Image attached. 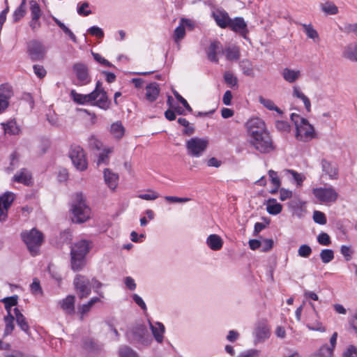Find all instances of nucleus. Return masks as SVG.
Masks as SVG:
<instances>
[{
  "instance_id": "obj_37",
  "label": "nucleus",
  "mask_w": 357,
  "mask_h": 357,
  "mask_svg": "<svg viewBox=\"0 0 357 357\" xmlns=\"http://www.w3.org/2000/svg\"><path fill=\"white\" fill-rule=\"evenodd\" d=\"M82 348L89 352H96L99 350V347L96 342L89 337L82 339Z\"/></svg>"
},
{
  "instance_id": "obj_64",
  "label": "nucleus",
  "mask_w": 357,
  "mask_h": 357,
  "mask_svg": "<svg viewBox=\"0 0 357 357\" xmlns=\"http://www.w3.org/2000/svg\"><path fill=\"white\" fill-rule=\"evenodd\" d=\"M340 252L344 257L346 261H349L351 259L353 250L351 248L347 245H342L340 248Z\"/></svg>"
},
{
  "instance_id": "obj_61",
  "label": "nucleus",
  "mask_w": 357,
  "mask_h": 357,
  "mask_svg": "<svg viewBox=\"0 0 357 357\" xmlns=\"http://www.w3.org/2000/svg\"><path fill=\"white\" fill-rule=\"evenodd\" d=\"M89 144L90 147L96 150H100L102 147L101 141L93 135L89 138Z\"/></svg>"
},
{
  "instance_id": "obj_46",
  "label": "nucleus",
  "mask_w": 357,
  "mask_h": 357,
  "mask_svg": "<svg viewBox=\"0 0 357 357\" xmlns=\"http://www.w3.org/2000/svg\"><path fill=\"white\" fill-rule=\"evenodd\" d=\"M1 301L5 305V308L7 312H10L11 307H14L17 305V296H13L10 297H7L1 300Z\"/></svg>"
},
{
  "instance_id": "obj_38",
  "label": "nucleus",
  "mask_w": 357,
  "mask_h": 357,
  "mask_svg": "<svg viewBox=\"0 0 357 357\" xmlns=\"http://www.w3.org/2000/svg\"><path fill=\"white\" fill-rule=\"evenodd\" d=\"M85 257L71 255V266L73 271H79L84 266Z\"/></svg>"
},
{
  "instance_id": "obj_6",
  "label": "nucleus",
  "mask_w": 357,
  "mask_h": 357,
  "mask_svg": "<svg viewBox=\"0 0 357 357\" xmlns=\"http://www.w3.org/2000/svg\"><path fill=\"white\" fill-rule=\"evenodd\" d=\"M208 141L206 139L193 137L186 142L187 153L194 158L200 157L206 150Z\"/></svg>"
},
{
  "instance_id": "obj_8",
  "label": "nucleus",
  "mask_w": 357,
  "mask_h": 357,
  "mask_svg": "<svg viewBox=\"0 0 357 357\" xmlns=\"http://www.w3.org/2000/svg\"><path fill=\"white\" fill-rule=\"evenodd\" d=\"M69 157L75 166L79 171H84L87 168V162L85 158L84 150L77 145L70 146Z\"/></svg>"
},
{
  "instance_id": "obj_12",
  "label": "nucleus",
  "mask_w": 357,
  "mask_h": 357,
  "mask_svg": "<svg viewBox=\"0 0 357 357\" xmlns=\"http://www.w3.org/2000/svg\"><path fill=\"white\" fill-rule=\"evenodd\" d=\"M73 282L79 298L87 297L90 294L91 281L87 277L77 275Z\"/></svg>"
},
{
  "instance_id": "obj_42",
  "label": "nucleus",
  "mask_w": 357,
  "mask_h": 357,
  "mask_svg": "<svg viewBox=\"0 0 357 357\" xmlns=\"http://www.w3.org/2000/svg\"><path fill=\"white\" fill-rule=\"evenodd\" d=\"M120 357H139L137 354L128 346H122L119 348Z\"/></svg>"
},
{
  "instance_id": "obj_15",
  "label": "nucleus",
  "mask_w": 357,
  "mask_h": 357,
  "mask_svg": "<svg viewBox=\"0 0 357 357\" xmlns=\"http://www.w3.org/2000/svg\"><path fill=\"white\" fill-rule=\"evenodd\" d=\"M15 195L12 192H7L0 196V222H4L8 217V210L11 206Z\"/></svg>"
},
{
  "instance_id": "obj_53",
  "label": "nucleus",
  "mask_w": 357,
  "mask_h": 357,
  "mask_svg": "<svg viewBox=\"0 0 357 357\" xmlns=\"http://www.w3.org/2000/svg\"><path fill=\"white\" fill-rule=\"evenodd\" d=\"M288 172L292 176L294 180L296 182L298 186H301L305 177L302 174H299L293 169H289Z\"/></svg>"
},
{
  "instance_id": "obj_3",
  "label": "nucleus",
  "mask_w": 357,
  "mask_h": 357,
  "mask_svg": "<svg viewBox=\"0 0 357 357\" xmlns=\"http://www.w3.org/2000/svg\"><path fill=\"white\" fill-rule=\"evenodd\" d=\"M72 221L75 223H82L90 217V208L86 204L82 193L75 195V200L71 206Z\"/></svg>"
},
{
  "instance_id": "obj_45",
  "label": "nucleus",
  "mask_w": 357,
  "mask_h": 357,
  "mask_svg": "<svg viewBox=\"0 0 357 357\" xmlns=\"http://www.w3.org/2000/svg\"><path fill=\"white\" fill-rule=\"evenodd\" d=\"M30 11L31 17H40L41 10L39 4L35 0L29 1Z\"/></svg>"
},
{
  "instance_id": "obj_11",
  "label": "nucleus",
  "mask_w": 357,
  "mask_h": 357,
  "mask_svg": "<svg viewBox=\"0 0 357 357\" xmlns=\"http://www.w3.org/2000/svg\"><path fill=\"white\" fill-rule=\"evenodd\" d=\"M27 52L32 61H40L45 56V49L40 41L32 40L27 43Z\"/></svg>"
},
{
  "instance_id": "obj_25",
  "label": "nucleus",
  "mask_w": 357,
  "mask_h": 357,
  "mask_svg": "<svg viewBox=\"0 0 357 357\" xmlns=\"http://www.w3.org/2000/svg\"><path fill=\"white\" fill-rule=\"evenodd\" d=\"M207 246L213 251L220 250L223 246V240L218 234H210L206 241Z\"/></svg>"
},
{
  "instance_id": "obj_31",
  "label": "nucleus",
  "mask_w": 357,
  "mask_h": 357,
  "mask_svg": "<svg viewBox=\"0 0 357 357\" xmlns=\"http://www.w3.org/2000/svg\"><path fill=\"white\" fill-rule=\"evenodd\" d=\"M282 210V206L275 199H269L266 202V211L271 215H278Z\"/></svg>"
},
{
  "instance_id": "obj_28",
  "label": "nucleus",
  "mask_w": 357,
  "mask_h": 357,
  "mask_svg": "<svg viewBox=\"0 0 357 357\" xmlns=\"http://www.w3.org/2000/svg\"><path fill=\"white\" fill-rule=\"evenodd\" d=\"M103 173L106 184L111 190H115L118 185L119 175L111 172L109 169H105Z\"/></svg>"
},
{
  "instance_id": "obj_4",
  "label": "nucleus",
  "mask_w": 357,
  "mask_h": 357,
  "mask_svg": "<svg viewBox=\"0 0 357 357\" xmlns=\"http://www.w3.org/2000/svg\"><path fill=\"white\" fill-rule=\"evenodd\" d=\"M21 237L31 255H37L43 241V234L36 229H32L22 231Z\"/></svg>"
},
{
  "instance_id": "obj_43",
  "label": "nucleus",
  "mask_w": 357,
  "mask_h": 357,
  "mask_svg": "<svg viewBox=\"0 0 357 357\" xmlns=\"http://www.w3.org/2000/svg\"><path fill=\"white\" fill-rule=\"evenodd\" d=\"M320 258L323 263L328 264L334 259V252L331 249H324L320 252Z\"/></svg>"
},
{
  "instance_id": "obj_18",
  "label": "nucleus",
  "mask_w": 357,
  "mask_h": 357,
  "mask_svg": "<svg viewBox=\"0 0 357 357\" xmlns=\"http://www.w3.org/2000/svg\"><path fill=\"white\" fill-rule=\"evenodd\" d=\"M206 52L210 61L218 63L219 61L218 54L223 53L222 45L219 41L214 40L211 43Z\"/></svg>"
},
{
  "instance_id": "obj_16",
  "label": "nucleus",
  "mask_w": 357,
  "mask_h": 357,
  "mask_svg": "<svg viewBox=\"0 0 357 357\" xmlns=\"http://www.w3.org/2000/svg\"><path fill=\"white\" fill-rule=\"evenodd\" d=\"M70 96L75 102L79 105H94V102L97 101L95 97V93H90L89 94H81L76 92L75 90L70 91Z\"/></svg>"
},
{
  "instance_id": "obj_35",
  "label": "nucleus",
  "mask_w": 357,
  "mask_h": 357,
  "mask_svg": "<svg viewBox=\"0 0 357 357\" xmlns=\"http://www.w3.org/2000/svg\"><path fill=\"white\" fill-rule=\"evenodd\" d=\"M1 125L6 134L17 135L20 131V129L15 121L11 120L8 121L7 123H1Z\"/></svg>"
},
{
  "instance_id": "obj_9",
  "label": "nucleus",
  "mask_w": 357,
  "mask_h": 357,
  "mask_svg": "<svg viewBox=\"0 0 357 357\" xmlns=\"http://www.w3.org/2000/svg\"><path fill=\"white\" fill-rule=\"evenodd\" d=\"M245 128L249 139L268 131L265 122L258 117L250 119L245 123Z\"/></svg>"
},
{
  "instance_id": "obj_1",
  "label": "nucleus",
  "mask_w": 357,
  "mask_h": 357,
  "mask_svg": "<svg viewBox=\"0 0 357 357\" xmlns=\"http://www.w3.org/2000/svg\"><path fill=\"white\" fill-rule=\"evenodd\" d=\"M290 118L296 127L295 137L297 140L307 142L316 138L314 128L306 119L295 113H292Z\"/></svg>"
},
{
  "instance_id": "obj_59",
  "label": "nucleus",
  "mask_w": 357,
  "mask_h": 357,
  "mask_svg": "<svg viewBox=\"0 0 357 357\" xmlns=\"http://www.w3.org/2000/svg\"><path fill=\"white\" fill-rule=\"evenodd\" d=\"M31 291L35 295H40L42 294V289L40 282L37 278L33 280L32 283L30 284Z\"/></svg>"
},
{
  "instance_id": "obj_51",
  "label": "nucleus",
  "mask_w": 357,
  "mask_h": 357,
  "mask_svg": "<svg viewBox=\"0 0 357 357\" xmlns=\"http://www.w3.org/2000/svg\"><path fill=\"white\" fill-rule=\"evenodd\" d=\"M91 54L94 60L99 63L100 65L108 68L114 67V65L112 63L102 57L100 54L92 52Z\"/></svg>"
},
{
  "instance_id": "obj_49",
  "label": "nucleus",
  "mask_w": 357,
  "mask_h": 357,
  "mask_svg": "<svg viewBox=\"0 0 357 357\" xmlns=\"http://www.w3.org/2000/svg\"><path fill=\"white\" fill-rule=\"evenodd\" d=\"M241 68L244 75L247 76H254L253 69L249 61H242L241 63Z\"/></svg>"
},
{
  "instance_id": "obj_33",
  "label": "nucleus",
  "mask_w": 357,
  "mask_h": 357,
  "mask_svg": "<svg viewBox=\"0 0 357 357\" xmlns=\"http://www.w3.org/2000/svg\"><path fill=\"white\" fill-rule=\"evenodd\" d=\"M114 151L113 147H105L102 149V151L100 153L98 160L97 165L99 166L100 165H107L109 160V154Z\"/></svg>"
},
{
  "instance_id": "obj_30",
  "label": "nucleus",
  "mask_w": 357,
  "mask_h": 357,
  "mask_svg": "<svg viewBox=\"0 0 357 357\" xmlns=\"http://www.w3.org/2000/svg\"><path fill=\"white\" fill-rule=\"evenodd\" d=\"M343 56L351 61L357 62V43H350L343 50Z\"/></svg>"
},
{
  "instance_id": "obj_48",
  "label": "nucleus",
  "mask_w": 357,
  "mask_h": 357,
  "mask_svg": "<svg viewBox=\"0 0 357 357\" xmlns=\"http://www.w3.org/2000/svg\"><path fill=\"white\" fill-rule=\"evenodd\" d=\"M224 79L226 84L230 86L231 88L234 87L237 85L238 79L236 76H234L230 72H226L224 75Z\"/></svg>"
},
{
  "instance_id": "obj_32",
  "label": "nucleus",
  "mask_w": 357,
  "mask_h": 357,
  "mask_svg": "<svg viewBox=\"0 0 357 357\" xmlns=\"http://www.w3.org/2000/svg\"><path fill=\"white\" fill-rule=\"evenodd\" d=\"M229 61H236L240 57L239 49L238 47L232 45L223 50V53Z\"/></svg>"
},
{
  "instance_id": "obj_62",
  "label": "nucleus",
  "mask_w": 357,
  "mask_h": 357,
  "mask_svg": "<svg viewBox=\"0 0 357 357\" xmlns=\"http://www.w3.org/2000/svg\"><path fill=\"white\" fill-rule=\"evenodd\" d=\"M268 176L274 187L280 188L281 183L278 173L273 170H269Z\"/></svg>"
},
{
  "instance_id": "obj_19",
  "label": "nucleus",
  "mask_w": 357,
  "mask_h": 357,
  "mask_svg": "<svg viewBox=\"0 0 357 357\" xmlns=\"http://www.w3.org/2000/svg\"><path fill=\"white\" fill-rule=\"evenodd\" d=\"M228 27L234 32L239 33L244 38H246V36L248 33V29L247 24L243 17H238L234 19H231V22H229Z\"/></svg>"
},
{
  "instance_id": "obj_58",
  "label": "nucleus",
  "mask_w": 357,
  "mask_h": 357,
  "mask_svg": "<svg viewBox=\"0 0 357 357\" xmlns=\"http://www.w3.org/2000/svg\"><path fill=\"white\" fill-rule=\"evenodd\" d=\"M333 350L328 346H323L320 348L316 357H331Z\"/></svg>"
},
{
  "instance_id": "obj_10",
  "label": "nucleus",
  "mask_w": 357,
  "mask_h": 357,
  "mask_svg": "<svg viewBox=\"0 0 357 357\" xmlns=\"http://www.w3.org/2000/svg\"><path fill=\"white\" fill-rule=\"evenodd\" d=\"M73 70L77 78L76 85L85 86L91 82V78L86 64L83 63H76L73 66Z\"/></svg>"
},
{
  "instance_id": "obj_27",
  "label": "nucleus",
  "mask_w": 357,
  "mask_h": 357,
  "mask_svg": "<svg viewBox=\"0 0 357 357\" xmlns=\"http://www.w3.org/2000/svg\"><path fill=\"white\" fill-rule=\"evenodd\" d=\"M150 328L152 331L153 336L158 343H162L163 341V334L165 333V326L162 323L155 322L152 324L149 321Z\"/></svg>"
},
{
  "instance_id": "obj_56",
  "label": "nucleus",
  "mask_w": 357,
  "mask_h": 357,
  "mask_svg": "<svg viewBox=\"0 0 357 357\" xmlns=\"http://www.w3.org/2000/svg\"><path fill=\"white\" fill-rule=\"evenodd\" d=\"M312 253L311 248L306 244L301 245L298 250V255L301 257L307 258Z\"/></svg>"
},
{
  "instance_id": "obj_40",
  "label": "nucleus",
  "mask_w": 357,
  "mask_h": 357,
  "mask_svg": "<svg viewBox=\"0 0 357 357\" xmlns=\"http://www.w3.org/2000/svg\"><path fill=\"white\" fill-rule=\"evenodd\" d=\"M15 319L17 325L20 327V328L23 331L28 333L29 331V325L23 314H15Z\"/></svg>"
},
{
  "instance_id": "obj_14",
  "label": "nucleus",
  "mask_w": 357,
  "mask_h": 357,
  "mask_svg": "<svg viewBox=\"0 0 357 357\" xmlns=\"http://www.w3.org/2000/svg\"><path fill=\"white\" fill-rule=\"evenodd\" d=\"M254 334L255 336V343L263 342L270 336V328L268 326L266 321H259L256 324Z\"/></svg>"
},
{
  "instance_id": "obj_2",
  "label": "nucleus",
  "mask_w": 357,
  "mask_h": 357,
  "mask_svg": "<svg viewBox=\"0 0 357 357\" xmlns=\"http://www.w3.org/2000/svg\"><path fill=\"white\" fill-rule=\"evenodd\" d=\"M128 341L138 347H148L152 342V337L145 324L136 323L126 332Z\"/></svg>"
},
{
  "instance_id": "obj_29",
  "label": "nucleus",
  "mask_w": 357,
  "mask_h": 357,
  "mask_svg": "<svg viewBox=\"0 0 357 357\" xmlns=\"http://www.w3.org/2000/svg\"><path fill=\"white\" fill-rule=\"evenodd\" d=\"M125 128L121 121H116L110 126L109 132L116 139H121L125 134Z\"/></svg>"
},
{
  "instance_id": "obj_22",
  "label": "nucleus",
  "mask_w": 357,
  "mask_h": 357,
  "mask_svg": "<svg viewBox=\"0 0 357 357\" xmlns=\"http://www.w3.org/2000/svg\"><path fill=\"white\" fill-rule=\"evenodd\" d=\"M212 17L216 24L222 29L228 27L231 22L229 14L224 10L217 9L213 10L212 12Z\"/></svg>"
},
{
  "instance_id": "obj_7",
  "label": "nucleus",
  "mask_w": 357,
  "mask_h": 357,
  "mask_svg": "<svg viewBox=\"0 0 357 357\" xmlns=\"http://www.w3.org/2000/svg\"><path fill=\"white\" fill-rule=\"evenodd\" d=\"M312 194L320 203L326 204L335 202L338 197V193L332 186L313 188Z\"/></svg>"
},
{
  "instance_id": "obj_21",
  "label": "nucleus",
  "mask_w": 357,
  "mask_h": 357,
  "mask_svg": "<svg viewBox=\"0 0 357 357\" xmlns=\"http://www.w3.org/2000/svg\"><path fill=\"white\" fill-rule=\"evenodd\" d=\"M91 249V242L86 240H80L71 248L70 255L86 257Z\"/></svg>"
},
{
  "instance_id": "obj_34",
  "label": "nucleus",
  "mask_w": 357,
  "mask_h": 357,
  "mask_svg": "<svg viewBox=\"0 0 357 357\" xmlns=\"http://www.w3.org/2000/svg\"><path fill=\"white\" fill-rule=\"evenodd\" d=\"M305 202L300 200H292L289 203V208L291 210L293 215L301 217L303 214V207Z\"/></svg>"
},
{
  "instance_id": "obj_47",
  "label": "nucleus",
  "mask_w": 357,
  "mask_h": 357,
  "mask_svg": "<svg viewBox=\"0 0 357 357\" xmlns=\"http://www.w3.org/2000/svg\"><path fill=\"white\" fill-rule=\"evenodd\" d=\"M302 26L308 38L314 40L319 38L317 31L312 27L311 24H303Z\"/></svg>"
},
{
  "instance_id": "obj_24",
  "label": "nucleus",
  "mask_w": 357,
  "mask_h": 357,
  "mask_svg": "<svg viewBox=\"0 0 357 357\" xmlns=\"http://www.w3.org/2000/svg\"><path fill=\"white\" fill-rule=\"evenodd\" d=\"M14 181L29 186L32 184V177L30 172L26 169H22L13 177Z\"/></svg>"
},
{
  "instance_id": "obj_41",
  "label": "nucleus",
  "mask_w": 357,
  "mask_h": 357,
  "mask_svg": "<svg viewBox=\"0 0 357 357\" xmlns=\"http://www.w3.org/2000/svg\"><path fill=\"white\" fill-rule=\"evenodd\" d=\"M185 36V29L183 27V25L178 24L175 29L173 34V39L174 42L179 45V43Z\"/></svg>"
},
{
  "instance_id": "obj_63",
  "label": "nucleus",
  "mask_w": 357,
  "mask_h": 357,
  "mask_svg": "<svg viewBox=\"0 0 357 357\" xmlns=\"http://www.w3.org/2000/svg\"><path fill=\"white\" fill-rule=\"evenodd\" d=\"M275 128L281 132H289L290 130V126L286 121H277L275 122Z\"/></svg>"
},
{
  "instance_id": "obj_60",
  "label": "nucleus",
  "mask_w": 357,
  "mask_h": 357,
  "mask_svg": "<svg viewBox=\"0 0 357 357\" xmlns=\"http://www.w3.org/2000/svg\"><path fill=\"white\" fill-rule=\"evenodd\" d=\"M317 241L322 245H329L331 243V238L326 233L322 232L317 236Z\"/></svg>"
},
{
  "instance_id": "obj_52",
  "label": "nucleus",
  "mask_w": 357,
  "mask_h": 357,
  "mask_svg": "<svg viewBox=\"0 0 357 357\" xmlns=\"http://www.w3.org/2000/svg\"><path fill=\"white\" fill-rule=\"evenodd\" d=\"M322 10L324 13L328 15H335L337 13L338 8L333 3L326 2L322 6Z\"/></svg>"
},
{
  "instance_id": "obj_5",
  "label": "nucleus",
  "mask_w": 357,
  "mask_h": 357,
  "mask_svg": "<svg viewBox=\"0 0 357 357\" xmlns=\"http://www.w3.org/2000/svg\"><path fill=\"white\" fill-rule=\"evenodd\" d=\"M249 144L261 153H269L275 149V145L269 131L249 139Z\"/></svg>"
},
{
  "instance_id": "obj_20",
  "label": "nucleus",
  "mask_w": 357,
  "mask_h": 357,
  "mask_svg": "<svg viewBox=\"0 0 357 357\" xmlns=\"http://www.w3.org/2000/svg\"><path fill=\"white\" fill-rule=\"evenodd\" d=\"M13 96L11 88L6 84L0 86V114L3 112L9 105V100Z\"/></svg>"
},
{
  "instance_id": "obj_50",
  "label": "nucleus",
  "mask_w": 357,
  "mask_h": 357,
  "mask_svg": "<svg viewBox=\"0 0 357 357\" xmlns=\"http://www.w3.org/2000/svg\"><path fill=\"white\" fill-rule=\"evenodd\" d=\"M89 7V4L88 2L84 1L82 3H78L77 9V13L79 15H82V16L89 15L91 13V11L88 9Z\"/></svg>"
},
{
  "instance_id": "obj_57",
  "label": "nucleus",
  "mask_w": 357,
  "mask_h": 357,
  "mask_svg": "<svg viewBox=\"0 0 357 357\" xmlns=\"http://www.w3.org/2000/svg\"><path fill=\"white\" fill-rule=\"evenodd\" d=\"M87 32L93 36L102 39L104 37L102 29L97 26H93L88 29Z\"/></svg>"
},
{
  "instance_id": "obj_13",
  "label": "nucleus",
  "mask_w": 357,
  "mask_h": 357,
  "mask_svg": "<svg viewBox=\"0 0 357 357\" xmlns=\"http://www.w3.org/2000/svg\"><path fill=\"white\" fill-rule=\"evenodd\" d=\"M91 93H95V97L98 99L94 102L95 106L105 110L109 108L110 101L108 100L106 91L102 88V83L100 81L96 82V88Z\"/></svg>"
},
{
  "instance_id": "obj_39",
  "label": "nucleus",
  "mask_w": 357,
  "mask_h": 357,
  "mask_svg": "<svg viewBox=\"0 0 357 357\" xmlns=\"http://www.w3.org/2000/svg\"><path fill=\"white\" fill-rule=\"evenodd\" d=\"M259 101L267 109L271 111H275L279 114H282L281 109L278 108L277 106H275L273 100L260 96L259 98Z\"/></svg>"
},
{
  "instance_id": "obj_36",
  "label": "nucleus",
  "mask_w": 357,
  "mask_h": 357,
  "mask_svg": "<svg viewBox=\"0 0 357 357\" xmlns=\"http://www.w3.org/2000/svg\"><path fill=\"white\" fill-rule=\"evenodd\" d=\"M15 318L14 316H13L12 314H8L6 316L4 317V321L6 323V327L4 330L3 337H6L13 332L15 324L14 321Z\"/></svg>"
},
{
  "instance_id": "obj_55",
  "label": "nucleus",
  "mask_w": 357,
  "mask_h": 357,
  "mask_svg": "<svg viewBox=\"0 0 357 357\" xmlns=\"http://www.w3.org/2000/svg\"><path fill=\"white\" fill-rule=\"evenodd\" d=\"M314 221L319 225H325L326 223V218L323 212L315 211L313 213Z\"/></svg>"
},
{
  "instance_id": "obj_54",
  "label": "nucleus",
  "mask_w": 357,
  "mask_h": 357,
  "mask_svg": "<svg viewBox=\"0 0 357 357\" xmlns=\"http://www.w3.org/2000/svg\"><path fill=\"white\" fill-rule=\"evenodd\" d=\"M26 13V7H23L21 6H19L14 11L13 14V21L15 22H18L25 15Z\"/></svg>"
},
{
  "instance_id": "obj_26",
  "label": "nucleus",
  "mask_w": 357,
  "mask_h": 357,
  "mask_svg": "<svg viewBox=\"0 0 357 357\" xmlns=\"http://www.w3.org/2000/svg\"><path fill=\"white\" fill-rule=\"evenodd\" d=\"M283 79L289 82L294 83L301 77V72L299 70H294L289 68H284L282 71Z\"/></svg>"
},
{
  "instance_id": "obj_17",
  "label": "nucleus",
  "mask_w": 357,
  "mask_h": 357,
  "mask_svg": "<svg viewBox=\"0 0 357 357\" xmlns=\"http://www.w3.org/2000/svg\"><path fill=\"white\" fill-rule=\"evenodd\" d=\"M323 174H326L331 180L338 178L339 171L337 165L335 162L322 159L321 162Z\"/></svg>"
},
{
  "instance_id": "obj_44",
  "label": "nucleus",
  "mask_w": 357,
  "mask_h": 357,
  "mask_svg": "<svg viewBox=\"0 0 357 357\" xmlns=\"http://www.w3.org/2000/svg\"><path fill=\"white\" fill-rule=\"evenodd\" d=\"M75 296H68L61 303V306L63 310H73L74 308Z\"/></svg>"
},
{
  "instance_id": "obj_23",
  "label": "nucleus",
  "mask_w": 357,
  "mask_h": 357,
  "mask_svg": "<svg viewBox=\"0 0 357 357\" xmlns=\"http://www.w3.org/2000/svg\"><path fill=\"white\" fill-rule=\"evenodd\" d=\"M145 90L146 99L150 102H153L157 100L160 91L159 84L156 82H152L148 84Z\"/></svg>"
}]
</instances>
